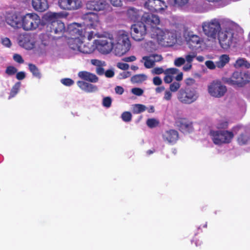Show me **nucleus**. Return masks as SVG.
Segmentation results:
<instances>
[{
    "mask_svg": "<svg viewBox=\"0 0 250 250\" xmlns=\"http://www.w3.org/2000/svg\"><path fill=\"white\" fill-rule=\"evenodd\" d=\"M121 117L124 122H128L131 120L132 115L130 112L125 111L122 113Z\"/></svg>",
    "mask_w": 250,
    "mask_h": 250,
    "instance_id": "nucleus-44",
    "label": "nucleus"
},
{
    "mask_svg": "<svg viewBox=\"0 0 250 250\" xmlns=\"http://www.w3.org/2000/svg\"><path fill=\"white\" fill-rule=\"evenodd\" d=\"M67 31L72 37L84 38L85 30L81 24L72 23L68 25Z\"/></svg>",
    "mask_w": 250,
    "mask_h": 250,
    "instance_id": "nucleus-16",
    "label": "nucleus"
},
{
    "mask_svg": "<svg viewBox=\"0 0 250 250\" xmlns=\"http://www.w3.org/2000/svg\"><path fill=\"white\" fill-rule=\"evenodd\" d=\"M199 97L197 91L194 89H181L178 94L177 98L182 103L190 104L196 101Z\"/></svg>",
    "mask_w": 250,
    "mask_h": 250,
    "instance_id": "nucleus-8",
    "label": "nucleus"
},
{
    "mask_svg": "<svg viewBox=\"0 0 250 250\" xmlns=\"http://www.w3.org/2000/svg\"><path fill=\"white\" fill-rule=\"evenodd\" d=\"M61 14L60 13H55L48 12L46 13L43 16V20L51 23V26L58 21V19L61 17Z\"/></svg>",
    "mask_w": 250,
    "mask_h": 250,
    "instance_id": "nucleus-26",
    "label": "nucleus"
},
{
    "mask_svg": "<svg viewBox=\"0 0 250 250\" xmlns=\"http://www.w3.org/2000/svg\"><path fill=\"white\" fill-rule=\"evenodd\" d=\"M153 83L156 85H160L162 83L161 79L159 77H155L153 79Z\"/></svg>",
    "mask_w": 250,
    "mask_h": 250,
    "instance_id": "nucleus-64",
    "label": "nucleus"
},
{
    "mask_svg": "<svg viewBox=\"0 0 250 250\" xmlns=\"http://www.w3.org/2000/svg\"><path fill=\"white\" fill-rule=\"evenodd\" d=\"M42 25L40 16L35 13H27L23 15L22 29L26 31H34Z\"/></svg>",
    "mask_w": 250,
    "mask_h": 250,
    "instance_id": "nucleus-7",
    "label": "nucleus"
},
{
    "mask_svg": "<svg viewBox=\"0 0 250 250\" xmlns=\"http://www.w3.org/2000/svg\"><path fill=\"white\" fill-rule=\"evenodd\" d=\"M142 22L147 29L148 34L152 37L156 35L158 32L157 29H161L158 27L160 23V20L158 16L149 13H144L142 17Z\"/></svg>",
    "mask_w": 250,
    "mask_h": 250,
    "instance_id": "nucleus-4",
    "label": "nucleus"
},
{
    "mask_svg": "<svg viewBox=\"0 0 250 250\" xmlns=\"http://www.w3.org/2000/svg\"><path fill=\"white\" fill-rule=\"evenodd\" d=\"M40 39L41 41V45L47 46L49 45L50 37L47 34H41L40 35Z\"/></svg>",
    "mask_w": 250,
    "mask_h": 250,
    "instance_id": "nucleus-37",
    "label": "nucleus"
},
{
    "mask_svg": "<svg viewBox=\"0 0 250 250\" xmlns=\"http://www.w3.org/2000/svg\"><path fill=\"white\" fill-rule=\"evenodd\" d=\"M117 66L119 68L124 70H127L129 67L128 64L124 62H118L117 64Z\"/></svg>",
    "mask_w": 250,
    "mask_h": 250,
    "instance_id": "nucleus-56",
    "label": "nucleus"
},
{
    "mask_svg": "<svg viewBox=\"0 0 250 250\" xmlns=\"http://www.w3.org/2000/svg\"><path fill=\"white\" fill-rule=\"evenodd\" d=\"M1 43L7 47H10L11 45L10 40L8 38H3L1 39Z\"/></svg>",
    "mask_w": 250,
    "mask_h": 250,
    "instance_id": "nucleus-53",
    "label": "nucleus"
},
{
    "mask_svg": "<svg viewBox=\"0 0 250 250\" xmlns=\"http://www.w3.org/2000/svg\"><path fill=\"white\" fill-rule=\"evenodd\" d=\"M26 74L24 72L21 71L16 74V78L19 80H22L25 78Z\"/></svg>",
    "mask_w": 250,
    "mask_h": 250,
    "instance_id": "nucleus-60",
    "label": "nucleus"
},
{
    "mask_svg": "<svg viewBox=\"0 0 250 250\" xmlns=\"http://www.w3.org/2000/svg\"><path fill=\"white\" fill-rule=\"evenodd\" d=\"M244 84L250 81V73L249 72L243 73Z\"/></svg>",
    "mask_w": 250,
    "mask_h": 250,
    "instance_id": "nucleus-59",
    "label": "nucleus"
},
{
    "mask_svg": "<svg viewBox=\"0 0 250 250\" xmlns=\"http://www.w3.org/2000/svg\"><path fill=\"white\" fill-rule=\"evenodd\" d=\"M179 71V70L175 68H171L167 69L165 71V74L166 75L164 78V81L166 83H169L173 80V75L177 74Z\"/></svg>",
    "mask_w": 250,
    "mask_h": 250,
    "instance_id": "nucleus-31",
    "label": "nucleus"
},
{
    "mask_svg": "<svg viewBox=\"0 0 250 250\" xmlns=\"http://www.w3.org/2000/svg\"><path fill=\"white\" fill-rule=\"evenodd\" d=\"M203 32L209 40H217L220 47L227 51L236 47L242 41V29L228 19L213 18L202 22Z\"/></svg>",
    "mask_w": 250,
    "mask_h": 250,
    "instance_id": "nucleus-1",
    "label": "nucleus"
},
{
    "mask_svg": "<svg viewBox=\"0 0 250 250\" xmlns=\"http://www.w3.org/2000/svg\"><path fill=\"white\" fill-rule=\"evenodd\" d=\"M18 42L20 46L27 50L34 48L36 43L34 37L29 33L21 34L18 37Z\"/></svg>",
    "mask_w": 250,
    "mask_h": 250,
    "instance_id": "nucleus-13",
    "label": "nucleus"
},
{
    "mask_svg": "<svg viewBox=\"0 0 250 250\" xmlns=\"http://www.w3.org/2000/svg\"><path fill=\"white\" fill-rule=\"evenodd\" d=\"M86 8L89 10L107 13L111 10L110 5L104 0H92L86 3Z\"/></svg>",
    "mask_w": 250,
    "mask_h": 250,
    "instance_id": "nucleus-10",
    "label": "nucleus"
},
{
    "mask_svg": "<svg viewBox=\"0 0 250 250\" xmlns=\"http://www.w3.org/2000/svg\"><path fill=\"white\" fill-rule=\"evenodd\" d=\"M131 92L136 96H140L143 94L144 91L140 88H133L131 89Z\"/></svg>",
    "mask_w": 250,
    "mask_h": 250,
    "instance_id": "nucleus-54",
    "label": "nucleus"
},
{
    "mask_svg": "<svg viewBox=\"0 0 250 250\" xmlns=\"http://www.w3.org/2000/svg\"><path fill=\"white\" fill-rule=\"evenodd\" d=\"M95 50H97V48L94 40L92 43L87 42L83 44H82L79 52L84 54H91Z\"/></svg>",
    "mask_w": 250,
    "mask_h": 250,
    "instance_id": "nucleus-29",
    "label": "nucleus"
},
{
    "mask_svg": "<svg viewBox=\"0 0 250 250\" xmlns=\"http://www.w3.org/2000/svg\"><path fill=\"white\" fill-rule=\"evenodd\" d=\"M185 63V59L183 57L176 58L174 61V64L176 66L180 67Z\"/></svg>",
    "mask_w": 250,
    "mask_h": 250,
    "instance_id": "nucleus-47",
    "label": "nucleus"
},
{
    "mask_svg": "<svg viewBox=\"0 0 250 250\" xmlns=\"http://www.w3.org/2000/svg\"><path fill=\"white\" fill-rule=\"evenodd\" d=\"M123 60L125 62H132L136 60V57L135 56L126 57L124 58Z\"/></svg>",
    "mask_w": 250,
    "mask_h": 250,
    "instance_id": "nucleus-61",
    "label": "nucleus"
},
{
    "mask_svg": "<svg viewBox=\"0 0 250 250\" xmlns=\"http://www.w3.org/2000/svg\"><path fill=\"white\" fill-rule=\"evenodd\" d=\"M162 59L161 55L153 54L149 56L143 57L141 62L144 63L146 68H150L154 65L155 62L160 61Z\"/></svg>",
    "mask_w": 250,
    "mask_h": 250,
    "instance_id": "nucleus-18",
    "label": "nucleus"
},
{
    "mask_svg": "<svg viewBox=\"0 0 250 250\" xmlns=\"http://www.w3.org/2000/svg\"><path fill=\"white\" fill-rule=\"evenodd\" d=\"M17 72V69L13 66H8L6 70L5 73L9 76L13 75Z\"/></svg>",
    "mask_w": 250,
    "mask_h": 250,
    "instance_id": "nucleus-45",
    "label": "nucleus"
},
{
    "mask_svg": "<svg viewBox=\"0 0 250 250\" xmlns=\"http://www.w3.org/2000/svg\"><path fill=\"white\" fill-rule=\"evenodd\" d=\"M77 84L82 90L87 93H94L98 91V88L96 85L82 81H79Z\"/></svg>",
    "mask_w": 250,
    "mask_h": 250,
    "instance_id": "nucleus-22",
    "label": "nucleus"
},
{
    "mask_svg": "<svg viewBox=\"0 0 250 250\" xmlns=\"http://www.w3.org/2000/svg\"><path fill=\"white\" fill-rule=\"evenodd\" d=\"M173 5L176 7L183 8L188 3V0H172Z\"/></svg>",
    "mask_w": 250,
    "mask_h": 250,
    "instance_id": "nucleus-38",
    "label": "nucleus"
},
{
    "mask_svg": "<svg viewBox=\"0 0 250 250\" xmlns=\"http://www.w3.org/2000/svg\"><path fill=\"white\" fill-rule=\"evenodd\" d=\"M196 54L194 53H190L185 56V62L192 63L193 59L195 58Z\"/></svg>",
    "mask_w": 250,
    "mask_h": 250,
    "instance_id": "nucleus-50",
    "label": "nucleus"
},
{
    "mask_svg": "<svg viewBox=\"0 0 250 250\" xmlns=\"http://www.w3.org/2000/svg\"><path fill=\"white\" fill-rule=\"evenodd\" d=\"M61 82L62 84L67 86H71L74 83V81L70 78L62 79L61 80Z\"/></svg>",
    "mask_w": 250,
    "mask_h": 250,
    "instance_id": "nucleus-48",
    "label": "nucleus"
},
{
    "mask_svg": "<svg viewBox=\"0 0 250 250\" xmlns=\"http://www.w3.org/2000/svg\"><path fill=\"white\" fill-rule=\"evenodd\" d=\"M29 68L34 76L40 79L41 75L37 67L34 64H29Z\"/></svg>",
    "mask_w": 250,
    "mask_h": 250,
    "instance_id": "nucleus-39",
    "label": "nucleus"
},
{
    "mask_svg": "<svg viewBox=\"0 0 250 250\" xmlns=\"http://www.w3.org/2000/svg\"><path fill=\"white\" fill-rule=\"evenodd\" d=\"M146 125L150 128H154L159 124V121L155 118H150L146 121Z\"/></svg>",
    "mask_w": 250,
    "mask_h": 250,
    "instance_id": "nucleus-41",
    "label": "nucleus"
},
{
    "mask_svg": "<svg viewBox=\"0 0 250 250\" xmlns=\"http://www.w3.org/2000/svg\"><path fill=\"white\" fill-rule=\"evenodd\" d=\"M235 66L236 67H242L246 68H250V63L245 59L239 58L235 62Z\"/></svg>",
    "mask_w": 250,
    "mask_h": 250,
    "instance_id": "nucleus-33",
    "label": "nucleus"
},
{
    "mask_svg": "<svg viewBox=\"0 0 250 250\" xmlns=\"http://www.w3.org/2000/svg\"><path fill=\"white\" fill-rule=\"evenodd\" d=\"M58 4L61 9L68 11L78 10L82 6V0H58Z\"/></svg>",
    "mask_w": 250,
    "mask_h": 250,
    "instance_id": "nucleus-14",
    "label": "nucleus"
},
{
    "mask_svg": "<svg viewBox=\"0 0 250 250\" xmlns=\"http://www.w3.org/2000/svg\"><path fill=\"white\" fill-rule=\"evenodd\" d=\"M184 37L190 49L200 52L205 48L204 40L199 36L194 34L192 31H186L184 33Z\"/></svg>",
    "mask_w": 250,
    "mask_h": 250,
    "instance_id": "nucleus-6",
    "label": "nucleus"
},
{
    "mask_svg": "<svg viewBox=\"0 0 250 250\" xmlns=\"http://www.w3.org/2000/svg\"><path fill=\"white\" fill-rule=\"evenodd\" d=\"M83 19L86 22L87 26L91 28L97 29L101 25L99 15L95 13H87L83 16Z\"/></svg>",
    "mask_w": 250,
    "mask_h": 250,
    "instance_id": "nucleus-15",
    "label": "nucleus"
},
{
    "mask_svg": "<svg viewBox=\"0 0 250 250\" xmlns=\"http://www.w3.org/2000/svg\"><path fill=\"white\" fill-rule=\"evenodd\" d=\"M172 97V92L170 90H166L164 93L163 99L167 101L171 100Z\"/></svg>",
    "mask_w": 250,
    "mask_h": 250,
    "instance_id": "nucleus-49",
    "label": "nucleus"
},
{
    "mask_svg": "<svg viewBox=\"0 0 250 250\" xmlns=\"http://www.w3.org/2000/svg\"><path fill=\"white\" fill-rule=\"evenodd\" d=\"M149 35L152 40L146 42L144 44V47L147 51L152 52L157 49V44H159V41H157L156 38L152 37L151 35Z\"/></svg>",
    "mask_w": 250,
    "mask_h": 250,
    "instance_id": "nucleus-28",
    "label": "nucleus"
},
{
    "mask_svg": "<svg viewBox=\"0 0 250 250\" xmlns=\"http://www.w3.org/2000/svg\"><path fill=\"white\" fill-rule=\"evenodd\" d=\"M144 7L151 12L164 14L168 8L165 1L162 0H147L144 4Z\"/></svg>",
    "mask_w": 250,
    "mask_h": 250,
    "instance_id": "nucleus-11",
    "label": "nucleus"
},
{
    "mask_svg": "<svg viewBox=\"0 0 250 250\" xmlns=\"http://www.w3.org/2000/svg\"><path fill=\"white\" fill-rule=\"evenodd\" d=\"M147 107L142 104H135L132 105V112L135 114H139L146 111Z\"/></svg>",
    "mask_w": 250,
    "mask_h": 250,
    "instance_id": "nucleus-34",
    "label": "nucleus"
},
{
    "mask_svg": "<svg viewBox=\"0 0 250 250\" xmlns=\"http://www.w3.org/2000/svg\"><path fill=\"white\" fill-rule=\"evenodd\" d=\"M164 69L162 67H155L151 70V73L153 74H161L163 73H165Z\"/></svg>",
    "mask_w": 250,
    "mask_h": 250,
    "instance_id": "nucleus-55",
    "label": "nucleus"
},
{
    "mask_svg": "<svg viewBox=\"0 0 250 250\" xmlns=\"http://www.w3.org/2000/svg\"><path fill=\"white\" fill-rule=\"evenodd\" d=\"M23 15L18 14H13L9 16L7 19L8 24L15 28H22Z\"/></svg>",
    "mask_w": 250,
    "mask_h": 250,
    "instance_id": "nucleus-17",
    "label": "nucleus"
},
{
    "mask_svg": "<svg viewBox=\"0 0 250 250\" xmlns=\"http://www.w3.org/2000/svg\"><path fill=\"white\" fill-rule=\"evenodd\" d=\"M32 5L35 11L39 12H44L49 7L47 0H32Z\"/></svg>",
    "mask_w": 250,
    "mask_h": 250,
    "instance_id": "nucleus-21",
    "label": "nucleus"
},
{
    "mask_svg": "<svg viewBox=\"0 0 250 250\" xmlns=\"http://www.w3.org/2000/svg\"><path fill=\"white\" fill-rule=\"evenodd\" d=\"M94 40L97 51L102 55L113 53L121 57L127 53L131 47V42L127 33L120 31L114 35L99 34Z\"/></svg>",
    "mask_w": 250,
    "mask_h": 250,
    "instance_id": "nucleus-2",
    "label": "nucleus"
},
{
    "mask_svg": "<svg viewBox=\"0 0 250 250\" xmlns=\"http://www.w3.org/2000/svg\"><path fill=\"white\" fill-rule=\"evenodd\" d=\"M230 58L229 55L224 54L221 55L218 61L216 62L217 67L219 68H223L229 61Z\"/></svg>",
    "mask_w": 250,
    "mask_h": 250,
    "instance_id": "nucleus-32",
    "label": "nucleus"
},
{
    "mask_svg": "<svg viewBox=\"0 0 250 250\" xmlns=\"http://www.w3.org/2000/svg\"><path fill=\"white\" fill-rule=\"evenodd\" d=\"M241 128L238 125L232 128V131L228 130H212L210 135L213 142L217 145L229 144L231 142L234 137L233 132H236Z\"/></svg>",
    "mask_w": 250,
    "mask_h": 250,
    "instance_id": "nucleus-3",
    "label": "nucleus"
},
{
    "mask_svg": "<svg viewBox=\"0 0 250 250\" xmlns=\"http://www.w3.org/2000/svg\"><path fill=\"white\" fill-rule=\"evenodd\" d=\"M13 59L15 61L19 63H22L23 62L22 57L19 54H15L13 56Z\"/></svg>",
    "mask_w": 250,
    "mask_h": 250,
    "instance_id": "nucleus-63",
    "label": "nucleus"
},
{
    "mask_svg": "<svg viewBox=\"0 0 250 250\" xmlns=\"http://www.w3.org/2000/svg\"><path fill=\"white\" fill-rule=\"evenodd\" d=\"M181 84L178 82H174L169 85V90L172 92H176L180 87Z\"/></svg>",
    "mask_w": 250,
    "mask_h": 250,
    "instance_id": "nucleus-46",
    "label": "nucleus"
},
{
    "mask_svg": "<svg viewBox=\"0 0 250 250\" xmlns=\"http://www.w3.org/2000/svg\"><path fill=\"white\" fill-rule=\"evenodd\" d=\"M52 31L56 34L62 35L65 31L64 23L61 21H57L51 26Z\"/></svg>",
    "mask_w": 250,
    "mask_h": 250,
    "instance_id": "nucleus-30",
    "label": "nucleus"
},
{
    "mask_svg": "<svg viewBox=\"0 0 250 250\" xmlns=\"http://www.w3.org/2000/svg\"><path fill=\"white\" fill-rule=\"evenodd\" d=\"M237 142L240 145H244L248 144L250 139L247 134H241L238 137Z\"/></svg>",
    "mask_w": 250,
    "mask_h": 250,
    "instance_id": "nucleus-35",
    "label": "nucleus"
},
{
    "mask_svg": "<svg viewBox=\"0 0 250 250\" xmlns=\"http://www.w3.org/2000/svg\"><path fill=\"white\" fill-rule=\"evenodd\" d=\"M229 123L226 120H219L216 124V127L219 129L226 128L228 127Z\"/></svg>",
    "mask_w": 250,
    "mask_h": 250,
    "instance_id": "nucleus-42",
    "label": "nucleus"
},
{
    "mask_svg": "<svg viewBox=\"0 0 250 250\" xmlns=\"http://www.w3.org/2000/svg\"><path fill=\"white\" fill-rule=\"evenodd\" d=\"M229 83L238 86H242L244 85L243 73L239 72H234L230 79Z\"/></svg>",
    "mask_w": 250,
    "mask_h": 250,
    "instance_id": "nucleus-24",
    "label": "nucleus"
},
{
    "mask_svg": "<svg viewBox=\"0 0 250 250\" xmlns=\"http://www.w3.org/2000/svg\"><path fill=\"white\" fill-rule=\"evenodd\" d=\"M91 63L98 67L99 66H105L106 65V63L104 61H102L98 59H92L90 61Z\"/></svg>",
    "mask_w": 250,
    "mask_h": 250,
    "instance_id": "nucleus-43",
    "label": "nucleus"
},
{
    "mask_svg": "<svg viewBox=\"0 0 250 250\" xmlns=\"http://www.w3.org/2000/svg\"><path fill=\"white\" fill-rule=\"evenodd\" d=\"M111 104V99L110 97H107L104 98L103 101V104L104 107H109Z\"/></svg>",
    "mask_w": 250,
    "mask_h": 250,
    "instance_id": "nucleus-52",
    "label": "nucleus"
},
{
    "mask_svg": "<svg viewBox=\"0 0 250 250\" xmlns=\"http://www.w3.org/2000/svg\"><path fill=\"white\" fill-rule=\"evenodd\" d=\"M158 32L154 37L159 41V44L164 46H172L176 42V34L174 30L158 29Z\"/></svg>",
    "mask_w": 250,
    "mask_h": 250,
    "instance_id": "nucleus-5",
    "label": "nucleus"
},
{
    "mask_svg": "<svg viewBox=\"0 0 250 250\" xmlns=\"http://www.w3.org/2000/svg\"><path fill=\"white\" fill-rule=\"evenodd\" d=\"M111 4L116 7H120L122 5V2L121 0H109Z\"/></svg>",
    "mask_w": 250,
    "mask_h": 250,
    "instance_id": "nucleus-58",
    "label": "nucleus"
},
{
    "mask_svg": "<svg viewBox=\"0 0 250 250\" xmlns=\"http://www.w3.org/2000/svg\"><path fill=\"white\" fill-rule=\"evenodd\" d=\"M147 29L142 22H138L131 26V34L132 38L136 41L143 40L146 33Z\"/></svg>",
    "mask_w": 250,
    "mask_h": 250,
    "instance_id": "nucleus-12",
    "label": "nucleus"
},
{
    "mask_svg": "<svg viewBox=\"0 0 250 250\" xmlns=\"http://www.w3.org/2000/svg\"><path fill=\"white\" fill-rule=\"evenodd\" d=\"M131 73L128 71H124L120 73L118 76V78L120 79H125L130 77Z\"/></svg>",
    "mask_w": 250,
    "mask_h": 250,
    "instance_id": "nucleus-57",
    "label": "nucleus"
},
{
    "mask_svg": "<svg viewBox=\"0 0 250 250\" xmlns=\"http://www.w3.org/2000/svg\"><path fill=\"white\" fill-rule=\"evenodd\" d=\"M162 137L164 141L169 144H174L178 139V133L177 131L171 129L164 132Z\"/></svg>",
    "mask_w": 250,
    "mask_h": 250,
    "instance_id": "nucleus-19",
    "label": "nucleus"
},
{
    "mask_svg": "<svg viewBox=\"0 0 250 250\" xmlns=\"http://www.w3.org/2000/svg\"><path fill=\"white\" fill-rule=\"evenodd\" d=\"M147 76L143 74H138L133 76L131 81L133 83H141L146 80Z\"/></svg>",
    "mask_w": 250,
    "mask_h": 250,
    "instance_id": "nucleus-36",
    "label": "nucleus"
},
{
    "mask_svg": "<svg viewBox=\"0 0 250 250\" xmlns=\"http://www.w3.org/2000/svg\"><path fill=\"white\" fill-rule=\"evenodd\" d=\"M227 87L219 81H214L208 84V91L209 95L215 98H220L224 96L227 92Z\"/></svg>",
    "mask_w": 250,
    "mask_h": 250,
    "instance_id": "nucleus-9",
    "label": "nucleus"
},
{
    "mask_svg": "<svg viewBox=\"0 0 250 250\" xmlns=\"http://www.w3.org/2000/svg\"><path fill=\"white\" fill-rule=\"evenodd\" d=\"M176 124L183 132H189L192 129V123L186 119L179 118L176 121Z\"/></svg>",
    "mask_w": 250,
    "mask_h": 250,
    "instance_id": "nucleus-20",
    "label": "nucleus"
},
{
    "mask_svg": "<svg viewBox=\"0 0 250 250\" xmlns=\"http://www.w3.org/2000/svg\"><path fill=\"white\" fill-rule=\"evenodd\" d=\"M21 87V83L17 82L13 86L9 96V98L14 97L19 92Z\"/></svg>",
    "mask_w": 250,
    "mask_h": 250,
    "instance_id": "nucleus-40",
    "label": "nucleus"
},
{
    "mask_svg": "<svg viewBox=\"0 0 250 250\" xmlns=\"http://www.w3.org/2000/svg\"><path fill=\"white\" fill-rule=\"evenodd\" d=\"M78 76L81 79L91 83H96L98 81V78L96 75L88 71H80L78 73Z\"/></svg>",
    "mask_w": 250,
    "mask_h": 250,
    "instance_id": "nucleus-25",
    "label": "nucleus"
},
{
    "mask_svg": "<svg viewBox=\"0 0 250 250\" xmlns=\"http://www.w3.org/2000/svg\"><path fill=\"white\" fill-rule=\"evenodd\" d=\"M205 65L210 70H214L217 67L216 63H214L212 61H207L205 62Z\"/></svg>",
    "mask_w": 250,
    "mask_h": 250,
    "instance_id": "nucleus-51",
    "label": "nucleus"
},
{
    "mask_svg": "<svg viewBox=\"0 0 250 250\" xmlns=\"http://www.w3.org/2000/svg\"><path fill=\"white\" fill-rule=\"evenodd\" d=\"M104 74L107 78H112L114 75V72L113 69H109L104 72Z\"/></svg>",
    "mask_w": 250,
    "mask_h": 250,
    "instance_id": "nucleus-62",
    "label": "nucleus"
},
{
    "mask_svg": "<svg viewBox=\"0 0 250 250\" xmlns=\"http://www.w3.org/2000/svg\"><path fill=\"white\" fill-rule=\"evenodd\" d=\"M83 39L84 38L71 37L68 42L69 47L73 50L80 51Z\"/></svg>",
    "mask_w": 250,
    "mask_h": 250,
    "instance_id": "nucleus-23",
    "label": "nucleus"
},
{
    "mask_svg": "<svg viewBox=\"0 0 250 250\" xmlns=\"http://www.w3.org/2000/svg\"><path fill=\"white\" fill-rule=\"evenodd\" d=\"M143 12L136 8L131 7L129 8L127 12V15L129 19L131 21H135L140 19L143 15Z\"/></svg>",
    "mask_w": 250,
    "mask_h": 250,
    "instance_id": "nucleus-27",
    "label": "nucleus"
}]
</instances>
